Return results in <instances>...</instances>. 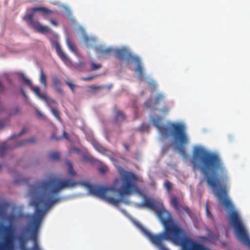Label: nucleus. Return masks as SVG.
Here are the masks:
<instances>
[{
  "label": "nucleus",
  "mask_w": 250,
  "mask_h": 250,
  "mask_svg": "<svg viewBox=\"0 0 250 250\" xmlns=\"http://www.w3.org/2000/svg\"><path fill=\"white\" fill-rule=\"evenodd\" d=\"M3 111V108L2 107H0V113H1ZM6 125L5 122L4 121H0V129L2 128Z\"/></svg>",
  "instance_id": "nucleus-29"
},
{
  "label": "nucleus",
  "mask_w": 250,
  "mask_h": 250,
  "mask_svg": "<svg viewBox=\"0 0 250 250\" xmlns=\"http://www.w3.org/2000/svg\"><path fill=\"white\" fill-rule=\"evenodd\" d=\"M143 127H144V125H141V126L140 127L139 129H140L141 131H144V130H145V129H144V128H143Z\"/></svg>",
  "instance_id": "nucleus-44"
},
{
  "label": "nucleus",
  "mask_w": 250,
  "mask_h": 250,
  "mask_svg": "<svg viewBox=\"0 0 250 250\" xmlns=\"http://www.w3.org/2000/svg\"><path fill=\"white\" fill-rule=\"evenodd\" d=\"M67 44L69 49L71 51L73 52H76V49L75 46V45L72 42H71L68 39L67 40Z\"/></svg>",
  "instance_id": "nucleus-23"
},
{
  "label": "nucleus",
  "mask_w": 250,
  "mask_h": 250,
  "mask_svg": "<svg viewBox=\"0 0 250 250\" xmlns=\"http://www.w3.org/2000/svg\"><path fill=\"white\" fill-rule=\"evenodd\" d=\"M31 90L34 92V93L40 99H45L46 94L41 93L40 89L39 87L36 86H33L32 85L30 86Z\"/></svg>",
  "instance_id": "nucleus-14"
},
{
  "label": "nucleus",
  "mask_w": 250,
  "mask_h": 250,
  "mask_svg": "<svg viewBox=\"0 0 250 250\" xmlns=\"http://www.w3.org/2000/svg\"><path fill=\"white\" fill-rule=\"evenodd\" d=\"M14 218V217H13V216H9V217H8V220L10 221V220H11V219H12V218Z\"/></svg>",
  "instance_id": "nucleus-45"
},
{
  "label": "nucleus",
  "mask_w": 250,
  "mask_h": 250,
  "mask_svg": "<svg viewBox=\"0 0 250 250\" xmlns=\"http://www.w3.org/2000/svg\"><path fill=\"white\" fill-rule=\"evenodd\" d=\"M37 114L40 117H43V115L41 113H40L39 111H37Z\"/></svg>",
  "instance_id": "nucleus-43"
},
{
  "label": "nucleus",
  "mask_w": 250,
  "mask_h": 250,
  "mask_svg": "<svg viewBox=\"0 0 250 250\" xmlns=\"http://www.w3.org/2000/svg\"><path fill=\"white\" fill-rule=\"evenodd\" d=\"M26 128H22V129L21 130V131L20 132V133L18 135V136H21V135L22 134H24L26 131Z\"/></svg>",
  "instance_id": "nucleus-39"
},
{
  "label": "nucleus",
  "mask_w": 250,
  "mask_h": 250,
  "mask_svg": "<svg viewBox=\"0 0 250 250\" xmlns=\"http://www.w3.org/2000/svg\"><path fill=\"white\" fill-rule=\"evenodd\" d=\"M33 13L39 11L41 13L42 15L45 19H46V16L53 14L54 12L49 9L44 7H36L32 9Z\"/></svg>",
  "instance_id": "nucleus-10"
},
{
  "label": "nucleus",
  "mask_w": 250,
  "mask_h": 250,
  "mask_svg": "<svg viewBox=\"0 0 250 250\" xmlns=\"http://www.w3.org/2000/svg\"><path fill=\"white\" fill-rule=\"evenodd\" d=\"M42 100L45 101L48 106L49 107V108L51 109L52 105H56L57 104V103L54 100L49 98L46 95V98L45 99H42Z\"/></svg>",
  "instance_id": "nucleus-19"
},
{
  "label": "nucleus",
  "mask_w": 250,
  "mask_h": 250,
  "mask_svg": "<svg viewBox=\"0 0 250 250\" xmlns=\"http://www.w3.org/2000/svg\"><path fill=\"white\" fill-rule=\"evenodd\" d=\"M192 164L203 175L199 185H201L206 181L219 203L226 209L229 224L233 227L237 239L250 249V237L238 212L234 209L228 195L227 172L220 157L203 147H197L193 152Z\"/></svg>",
  "instance_id": "nucleus-2"
},
{
  "label": "nucleus",
  "mask_w": 250,
  "mask_h": 250,
  "mask_svg": "<svg viewBox=\"0 0 250 250\" xmlns=\"http://www.w3.org/2000/svg\"><path fill=\"white\" fill-rule=\"evenodd\" d=\"M50 110H51V112L54 115V116L56 118V119L59 121H61V117L60 116V112L58 111V110L57 109L54 108H51Z\"/></svg>",
  "instance_id": "nucleus-22"
},
{
  "label": "nucleus",
  "mask_w": 250,
  "mask_h": 250,
  "mask_svg": "<svg viewBox=\"0 0 250 250\" xmlns=\"http://www.w3.org/2000/svg\"><path fill=\"white\" fill-rule=\"evenodd\" d=\"M107 170V168L106 167H101L99 168V171L102 174H104Z\"/></svg>",
  "instance_id": "nucleus-32"
},
{
  "label": "nucleus",
  "mask_w": 250,
  "mask_h": 250,
  "mask_svg": "<svg viewBox=\"0 0 250 250\" xmlns=\"http://www.w3.org/2000/svg\"><path fill=\"white\" fill-rule=\"evenodd\" d=\"M20 109L19 107L17 106L14 108L10 113V116H15L19 113Z\"/></svg>",
  "instance_id": "nucleus-26"
},
{
  "label": "nucleus",
  "mask_w": 250,
  "mask_h": 250,
  "mask_svg": "<svg viewBox=\"0 0 250 250\" xmlns=\"http://www.w3.org/2000/svg\"><path fill=\"white\" fill-rule=\"evenodd\" d=\"M165 97L162 94H158L155 99V104L156 105L158 104L160 101H162L164 100Z\"/></svg>",
  "instance_id": "nucleus-24"
},
{
  "label": "nucleus",
  "mask_w": 250,
  "mask_h": 250,
  "mask_svg": "<svg viewBox=\"0 0 250 250\" xmlns=\"http://www.w3.org/2000/svg\"><path fill=\"white\" fill-rule=\"evenodd\" d=\"M171 204L173 206L174 208L177 210H184L189 216L191 215V211L190 208L187 206H183L180 204L178 202L177 198L175 196H172L171 197Z\"/></svg>",
  "instance_id": "nucleus-8"
},
{
  "label": "nucleus",
  "mask_w": 250,
  "mask_h": 250,
  "mask_svg": "<svg viewBox=\"0 0 250 250\" xmlns=\"http://www.w3.org/2000/svg\"><path fill=\"white\" fill-rule=\"evenodd\" d=\"M62 138H65L66 139H68V136L67 133L65 130L63 131L62 135L61 137H58L56 136V134L55 132H53L51 136V138L53 140H56L57 141L60 140Z\"/></svg>",
  "instance_id": "nucleus-17"
},
{
  "label": "nucleus",
  "mask_w": 250,
  "mask_h": 250,
  "mask_svg": "<svg viewBox=\"0 0 250 250\" xmlns=\"http://www.w3.org/2000/svg\"><path fill=\"white\" fill-rule=\"evenodd\" d=\"M23 182H28V180L27 179H23L21 181L16 180L15 181V183L16 184H19Z\"/></svg>",
  "instance_id": "nucleus-38"
},
{
  "label": "nucleus",
  "mask_w": 250,
  "mask_h": 250,
  "mask_svg": "<svg viewBox=\"0 0 250 250\" xmlns=\"http://www.w3.org/2000/svg\"><path fill=\"white\" fill-rule=\"evenodd\" d=\"M104 88L103 86L89 85L87 87L88 91L89 92H94L96 91L102 89Z\"/></svg>",
  "instance_id": "nucleus-20"
},
{
  "label": "nucleus",
  "mask_w": 250,
  "mask_h": 250,
  "mask_svg": "<svg viewBox=\"0 0 250 250\" xmlns=\"http://www.w3.org/2000/svg\"><path fill=\"white\" fill-rule=\"evenodd\" d=\"M65 163L68 167V174L72 176H75L76 172L73 169L72 164L69 161H66Z\"/></svg>",
  "instance_id": "nucleus-15"
},
{
  "label": "nucleus",
  "mask_w": 250,
  "mask_h": 250,
  "mask_svg": "<svg viewBox=\"0 0 250 250\" xmlns=\"http://www.w3.org/2000/svg\"><path fill=\"white\" fill-rule=\"evenodd\" d=\"M21 79L22 82L26 85L29 86L30 87L32 85V83L29 79L25 77L24 74H22L21 75Z\"/></svg>",
  "instance_id": "nucleus-25"
},
{
  "label": "nucleus",
  "mask_w": 250,
  "mask_h": 250,
  "mask_svg": "<svg viewBox=\"0 0 250 250\" xmlns=\"http://www.w3.org/2000/svg\"><path fill=\"white\" fill-rule=\"evenodd\" d=\"M37 139L35 137H32L30 139L25 140L22 142H15V141L12 143L13 144H8L4 143L0 145V156H2L5 154L8 149H13L16 147L22 146L28 144H31L36 142Z\"/></svg>",
  "instance_id": "nucleus-6"
},
{
  "label": "nucleus",
  "mask_w": 250,
  "mask_h": 250,
  "mask_svg": "<svg viewBox=\"0 0 250 250\" xmlns=\"http://www.w3.org/2000/svg\"><path fill=\"white\" fill-rule=\"evenodd\" d=\"M126 116L122 111L119 110L115 108L114 117L112 122L114 124H118L125 121Z\"/></svg>",
  "instance_id": "nucleus-9"
},
{
  "label": "nucleus",
  "mask_w": 250,
  "mask_h": 250,
  "mask_svg": "<svg viewBox=\"0 0 250 250\" xmlns=\"http://www.w3.org/2000/svg\"><path fill=\"white\" fill-rule=\"evenodd\" d=\"M49 158L53 161L59 160L60 158V153L58 152H52L49 154Z\"/></svg>",
  "instance_id": "nucleus-18"
},
{
  "label": "nucleus",
  "mask_w": 250,
  "mask_h": 250,
  "mask_svg": "<svg viewBox=\"0 0 250 250\" xmlns=\"http://www.w3.org/2000/svg\"><path fill=\"white\" fill-rule=\"evenodd\" d=\"M154 210L164 226V231L157 235L152 234L149 230L141 227L144 234L160 250H168L163 241L167 240L179 245L183 250H191L198 242L193 241L181 227L176 222L170 213L164 208L163 204L146 198L141 205Z\"/></svg>",
  "instance_id": "nucleus-3"
},
{
  "label": "nucleus",
  "mask_w": 250,
  "mask_h": 250,
  "mask_svg": "<svg viewBox=\"0 0 250 250\" xmlns=\"http://www.w3.org/2000/svg\"><path fill=\"white\" fill-rule=\"evenodd\" d=\"M21 94L25 97H26V93L24 91V90L22 89V88H21Z\"/></svg>",
  "instance_id": "nucleus-41"
},
{
  "label": "nucleus",
  "mask_w": 250,
  "mask_h": 250,
  "mask_svg": "<svg viewBox=\"0 0 250 250\" xmlns=\"http://www.w3.org/2000/svg\"><path fill=\"white\" fill-rule=\"evenodd\" d=\"M164 186L168 191H170L171 190L172 188V184L169 181L166 180L165 182Z\"/></svg>",
  "instance_id": "nucleus-27"
},
{
  "label": "nucleus",
  "mask_w": 250,
  "mask_h": 250,
  "mask_svg": "<svg viewBox=\"0 0 250 250\" xmlns=\"http://www.w3.org/2000/svg\"><path fill=\"white\" fill-rule=\"evenodd\" d=\"M161 111H162L163 113H164V114H166L168 113V112H169V109H168V108L167 107V106H164V107H163L162 108V109H161Z\"/></svg>",
  "instance_id": "nucleus-35"
},
{
  "label": "nucleus",
  "mask_w": 250,
  "mask_h": 250,
  "mask_svg": "<svg viewBox=\"0 0 250 250\" xmlns=\"http://www.w3.org/2000/svg\"><path fill=\"white\" fill-rule=\"evenodd\" d=\"M100 53L103 56H108L112 53H115V57L121 61L127 60L129 62H134L136 65V71L138 73V76L139 79L143 80L144 78V70L141 66V62L139 57L132 55L129 51L126 48H122L114 50L110 48L100 49Z\"/></svg>",
  "instance_id": "nucleus-5"
},
{
  "label": "nucleus",
  "mask_w": 250,
  "mask_h": 250,
  "mask_svg": "<svg viewBox=\"0 0 250 250\" xmlns=\"http://www.w3.org/2000/svg\"><path fill=\"white\" fill-rule=\"evenodd\" d=\"M208 236L210 240H217L219 239L218 235L216 234H213L211 233L209 234Z\"/></svg>",
  "instance_id": "nucleus-30"
},
{
  "label": "nucleus",
  "mask_w": 250,
  "mask_h": 250,
  "mask_svg": "<svg viewBox=\"0 0 250 250\" xmlns=\"http://www.w3.org/2000/svg\"><path fill=\"white\" fill-rule=\"evenodd\" d=\"M1 168H2V165L1 164H0V170L1 169Z\"/></svg>",
  "instance_id": "nucleus-47"
},
{
  "label": "nucleus",
  "mask_w": 250,
  "mask_h": 250,
  "mask_svg": "<svg viewBox=\"0 0 250 250\" xmlns=\"http://www.w3.org/2000/svg\"><path fill=\"white\" fill-rule=\"evenodd\" d=\"M55 47L58 55L60 58L63 61L67 60L68 59L67 57L61 49V47L59 43H56Z\"/></svg>",
  "instance_id": "nucleus-12"
},
{
  "label": "nucleus",
  "mask_w": 250,
  "mask_h": 250,
  "mask_svg": "<svg viewBox=\"0 0 250 250\" xmlns=\"http://www.w3.org/2000/svg\"><path fill=\"white\" fill-rule=\"evenodd\" d=\"M160 117L152 119L153 125L157 128L161 135L165 137L172 135L176 149L184 158L187 157L185 147L188 143V138L186 131V127L180 123H167L166 125H161Z\"/></svg>",
  "instance_id": "nucleus-4"
},
{
  "label": "nucleus",
  "mask_w": 250,
  "mask_h": 250,
  "mask_svg": "<svg viewBox=\"0 0 250 250\" xmlns=\"http://www.w3.org/2000/svg\"><path fill=\"white\" fill-rule=\"evenodd\" d=\"M203 239H204V240L207 239V238H206V237H204V238H203Z\"/></svg>",
  "instance_id": "nucleus-49"
},
{
  "label": "nucleus",
  "mask_w": 250,
  "mask_h": 250,
  "mask_svg": "<svg viewBox=\"0 0 250 250\" xmlns=\"http://www.w3.org/2000/svg\"><path fill=\"white\" fill-rule=\"evenodd\" d=\"M16 137V136L15 135H13L10 137V139H13Z\"/></svg>",
  "instance_id": "nucleus-46"
},
{
  "label": "nucleus",
  "mask_w": 250,
  "mask_h": 250,
  "mask_svg": "<svg viewBox=\"0 0 250 250\" xmlns=\"http://www.w3.org/2000/svg\"><path fill=\"white\" fill-rule=\"evenodd\" d=\"M102 67V65L100 64H96L95 63L92 62L91 63V69L93 70H96Z\"/></svg>",
  "instance_id": "nucleus-28"
},
{
  "label": "nucleus",
  "mask_w": 250,
  "mask_h": 250,
  "mask_svg": "<svg viewBox=\"0 0 250 250\" xmlns=\"http://www.w3.org/2000/svg\"><path fill=\"white\" fill-rule=\"evenodd\" d=\"M67 84L70 88V89L72 90V91H74L75 85L72 83L70 82H67Z\"/></svg>",
  "instance_id": "nucleus-37"
},
{
  "label": "nucleus",
  "mask_w": 250,
  "mask_h": 250,
  "mask_svg": "<svg viewBox=\"0 0 250 250\" xmlns=\"http://www.w3.org/2000/svg\"><path fill=\"white\" fill-rule=\"evenodd\" d=\"M148 125H146V129H147V128H148Z\"/></svg>",
  "instance_id": "nucleus-48"
},
{
  "label": "nucleus",
  "mask_w": 250,
  "mask_h": 250,
  "mask_svg": "<svg viewBox=\"0 0 250 250\" xmlns=\"http://www.w3.org/2000/svg\"><path fill=\"white\" fill-rule=\"evenodd\" d=\"M40 83L43 85L44 87H47L46 76L42 70L40 71Z\"/></svg>",
  "instance_id": "nucleus-16"
},
{
  "label": "nucleus",
  "mask_w": 250,
  "mask_h": 250,
  "mask_svg": "<svg viewBox=\"0 0 250 250\" xmlns=\"http://www.w3.org/2000/svg\"><path fill=\"white\" fill-rule=\"evenodd\" d=\"M152 101L151 100H148L145 103V105L147 108L151 107Z\"/></svg>",
  "instance_id": "nucleus-34"
},
{
  "label": "nucleus",
  "mask_w": 250,
  "mask_h": 250,
  "mask_svg": "<svg viewBox=\"0 0 250 250\" xmlns=\"http://www.w3.org/2000/svg\"><path fill=\"white\" fill-rule=\"evenodd\" d=\"M94 39L92 38H90L87 36L84 37V43L87 46L92 45V44L94 43Z\"/></svg>",
  "instance_id": "nucleus-21"
},
{
  "label": "nucleus",
  "mask_w": 250,
  "mask_h": 250,
  "mask_svg": "<svg viewBox=\"0 0 250 250\" xmlns=\"http://www.w3.org/2000/svg\"><path fill=\"white\" fill-rule=\"evenodd\" d=\"M123 146L126 151L129 150V146L127 144L124 143L123 144Z\"/></svg>",
  "instance_id": "nucleus-40"
},
{
  "label": "nucleus",
  "mask_w": 250,
  "mask_h": 250,
  "mask_svg": "<svg viewBox=\"0 0 250 250\" xmlns=\"http://www.w3.org/2000/svg\"><path fill=\"white\" fill-rule=\"evenodd\" d=\"M80 185L87 188L89 192L97 197L104 199L107 203L117 206L121 202V186L118 189L113 186L103 187L92 185L88 181H75L70 179L62 180L52 178L48 181H39L30 186L29 196L31 198V205L35 207L33 214L26 216L28 222L25 230L30 233V238L33 241L32 248L26 247L27 239L20 237V250H41L38 243V233L46 213L49 208L59 200L54 198L62 189L73 188ZM0 232L3 234L2 241L0 242V250H13V229L11 225H2Z\"/></svg>",
  "instance_id": "nucleus-1"
},
{
  "label": "nucleus",
  "mask_w": 250,
  "mask_h": 250,
  "mask_svg": "<svg viewBox=\"0 0 250 250\" xmlns=\"http://www.w3.org/2000/svg\"><path fill=\"white\" fill-rule=\"evenodd\" d=\"M3 90V86L1 84V83L0 82V91H2Z\"/></svg>",
  "instance_id": "nucleus-42"
},
{
  "label": "nucleus",
  "mask_w": 250,
  "mask_h": 250,
  "mask_svg": "<svg viewBox=\"0 0 250 250\" xmlns=\"http://www.w3.org/2000/svg\"><path fill=\"white\" fill-rule=\"evenodd\" d=\"M97 76V75H94V76H90V77H85V78H82V80L83 81H91V80L95 79V78H96Z\"/></svg>",
  "instance_id": "nucleus-33"
},
{
  "label": "nucleus",
  "mask_w": 250,
  "mask_h": 250,
  "mask_svg": "<svg viewBox=\"0 0 250 250\" xmlns=\"http://www.w3.org/2000/svg\"><path fill=\"white\" fill-rule=\"evenodd\" d=\"M53 86L57 89V92L60 93H62V90L60 88L61 85V82L57 77H53L52 78Z\"/></svg>",
  "instance_id": "nucleus-13"
},
{
  "label": "nucleus",
  "mask_w": 250,
  "mask_h": 250,
  "mask_svg": "<svg viewBox=\"0 0 250 250\" xmlns=\"http://www.w3.org/2000/svg\"><path fill=\"white\" fill-rule=\"evenodd\" d=\"M92 144L96 150L102 154H108L111 153L110 151L105 149L103 146L95 140L92 141Z\"/></svg>",
  "instance_id": "nucleus-11"
},
{
  "label": "nucleus",
  "mask_w": 250,
  "mask_h": 250,
  "mask_svg": "<svg viewBox=\"0 0 250 250\" xmlns=\"http://www.w3.org/2000/svg\"><path fill=\"white\" fill-rule=\"evenodd\" d=\"M206 211L207 216L208 218H212V214H211V212H210V211L209 210L208 204L206 205Z\"/></svg>",
  "instance_id": "nucleus-31"
},
{
  "label": "nucleus",
  "mask_w": 250,
  "mask_h": 250,
  "mask_svg": "<svg viewBox=\"0 0 250 250\" xmlns=\"http://www.w3.org/2000/svg\"><path fill=\"white\" fill-rule=\"evenodd\" d=\"M49 21H50L51 23L53 25H54L55 26H57L58 25V23L56 20L52 19H49Z\"/></svg>",
  "instance_id": "nucleus-36"
},
{
  "label": "nucleus",
  "mask_w": 250,
  "mask_h": 250,
  "mask_svg": "<svg viewBox=\"0 0 250 250\" xmlns=\"http://www.w3.org/2000/svg\"><path fill=\"white\" fill-rule=\"evenodd\" d=\"M33 16V13L27 14L24 16L23 19L24 20H28L29 25L39 33L45 34L51 32V30L49 27L42 25L38 21L34 20Z\"/></svg>",
  "instance_id": "nucleus-7"
}]
</instances>
